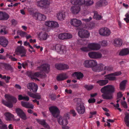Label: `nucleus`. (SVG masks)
<instances>
[{
    "mask_svg": "<svg viewBox=\"0 0 129 129\" xmlns=\"http://www.w3.org/2000/svg\"><path fill=\"white\" fill-rule=\"evenodd\" d=\"M101 91L104 94H102L103 98L106 100H110L112 98L113 86L107 85L102 88Z\"/></svg>",
    "mask_w": 129,
    "mask_h": 129,
    "instance_id": "1",
    "label": "nucleus"
},
{
    "mask_svg": "<svg viewBox=\"0 0 129 129\" xmlns=\"http://www.w3.org/2000/svg\"><path fill=\"white\" fill-rule=\"evenodd\" d=\"M5 97L7 98V100L8 101L6 102L3 100L2 103L4 105L9 108H12L13 106L12 102L14 103H16L17 101L16 98L11 95L6 94L5 95Z\"/></svg>",
    "mask_w": 129,
    "mask_h": 129,
    "instance_id": "2",
    "label": "nucleus"
},
{
    "mask_svg": "<svg viewBox=\"0 0 129 129\" xmlns=\"http://www.w3.org/2000/svg\"><path fill=\"white\" fill-rule=\"evenodd\" d=\"M49 110L54 117L57 118L59 116L60 111L57 107L55 106L51 107L49 108Z\"/></svg>",
    "mask_w": 129,
    "mask_h": 129,
    "instance_id": "3",
    "label": "nucleus"
},
{
    "mask_svg": "<svg viewBox=\"0 0 129 129\" xmlns=\"http://www.w3.org/2000/svg\"><path fill=\"white\" fill-rule=\"evenodd\" d=\"M88 55L92 59H100L102 57V54L99 52H90L88 53Z\"/></svg>",
    "mask_w": 129,
    "mask_h": 129,
    "instance_id": "4",
    "label": "nucleus"
},
{
    "mask_svg": "<svg viewBox=\"0 0 129 129\" xmlns=\"http://www.w3.org/2000/svg\"><path fill=\"white\" fill-rule=\"evenodd\" d=\"M100 34L103 36H109L111 34V31L109 28L106 27L101 28L99 30Z\"/></svg>",
    "mask_w": 129,
    "mask_h": 129,
    "instance_id": "5",
    "label": "nucleus"
},
{
    "mask_svg": "<svg viewBox=\"0 0 129 129\" xmlns=\"http://www.w3.org/2000/svg\"><path fill=\"white\" fill-rule=\"evenodd\" d=\"M15 53L18 55L19 54H18V53H19L21 57L26 56V51L23 47L20 46L18 47Z\"/></svg>",
    "mask_w": 129,
    "mask_h": 129,
    "instance_id": "6",
    "label": "nucleus"
},
{
    "mask_svg": "<svg viewBox=\"0 0 129 129\" xmlns=\"http://www.w3.org/2000/svg\"><path fill=\"white\" fill-rule=\"evenodd\" d=\"M78 35L81 38H87L89 37L90 33L87 30L82 29L79 31Z\"/></svg>",
    "mask_w": 129,
    "mask_h": 129,
    "instance_id": "7",
    "label": "nucleus"
},
{
    "mask_svg": "<svg viewBox=\"0 0 129 129\" xmlns=\"http://www.w3.org/2000/svg\"><path fill=\"white\" fill-rule=\"evenodd\" d=\"M39 70L48 73L50 71V65L48 64L44 63L38 67Z\"/></svg>",
    "mask_w": 129,
    "mask_h": 129,
    "instance_id": "8",
    "label": "nucleus"
},
{
    "mask_svg": "<svg viewBox=\"0 0 129 129\" xmlns=\"http://www.w3.org/2000/svg\"><path fill=\"white\" fill-rule=\"evenodd\" d=\"M55 66L57 69L59 70H66L69 69V68L67 64L61 63L55 64Z\"/></svg>",
    "mask_w": 129,
    "mask_h": 129,
    "instance_id": "9",
    "label": "nucleus"
},
{
    "mask_svg": "<svg viewBox=\"0 0 129 129\" xmlns=\"http://www.w3.org/2000/svg\"><path fill=\"white\" fill-rule=\"evenodd\" d=\"M16 112L17 115L22 119L24 120L27 119V116L25 114L21 109L19 108L16 109Z\"/></svg>",
    "mask_w": 129,
    "mask_h": 129,
    "instance_id": "10",
    "label": "nucleus"
},
{
    "mask_svg": "<svg viewBox=\"0 0 129 129\" xmlns=\"http://www.w3.org/2000/svg\"><path fill=\"white\" fill-rule=\"evenodd\" d=\"M88 47L89 48L90 50L96 51L99 50L101 48L99 44L94 43L89 44Z\"/></svg>",
    "mask_w": 129,
    "mask_h": 129,
    "instance_id": "11",
    "label": "nucleus"
},
{
    "mask_svg": "<svg viewBox=\"0 0 129 129\" xmlns=\"http://www.w3.org/2000/svg\"><path fill=\"white\" fill-rule=\"evenodd\" d=\"M27 88L30 90V91L35 92H36L38 89L37 85L33 83H30L27 85Z\"/></svg>",
    "mask_w": 129,
    "mask_h": 129,
    "instance_id": "12",
    "label": "nucleus"
},
{
    "mask_svg": "<svg viewBox=\"0 0 129 129\" xmlns=\"http://www.w3.org/2000/svg\"><path fill=\"white\" fill-rule=\"evenodd\" d=\"M50 4V2L48 0L41 1L37 2L38 6L44 8L47 7Z\"/></svg>",
    "mask_w": 129,
    "mask_h": 129,
    "instance_id": "13",
    "label": "nucleus"
},
{
    "mask_svg": "<svg viewBox=\"0 0 129 129\" xmlns=\"http://www.w3.org/2000/svg\"><path fill=\"white\" fill-rule=\"evenodd\" d=\"M104 65L102 63L97 64L96 66L92 67V69L94 72H99L104 70Z\"/></svg>",
    "mask_w": 129,
    "mask_h": 129,
    "instance_id": "14",
    "label": "nucleus"
},
{
    "mask_svg": "<svg viewBox=\"0 0 129 129\" xmlns=\"http://www.w3.org/2000/svg\"><path fill=\"white\" fill-rule=\"evenodd\" d=\"M72 37V36L71 34L66 33L60 34L58 36L59 38L62 40L69 39Z\"/></svg>",
    "mask_w": 129,
    "mask_h": 129,
    "instance_id": "15",
    "label": "nucleus"
},
{
    "mask_svg": "<svg viewBox=\"0 0 129 129\" xmlns=\"http://www.w3.org/2000/svg\"><path fill=\"white\" fill-rule=\"evenodd\" d=\"M45 24L46 26L50 27H55L59 26V25L57 22L52 21H47L45 22Z\"/></svg>",
    "mask_w": 129,
    "mask_h": 129,
    "instance_id": "16",
    "label": "nucleus"
},
{
    "mask_svg": "<svg viewBox=\"0 0 129 129\" xmlns=\"http://www.w3.org/2000/svg\"><path fill=\"white\" fill-rule=\"evenodd\" d=\"M76 110L77 112L80 114H82L85 112V108L83 105L80 104L77 106Z\"/></svg>",
    "mask_w": 129,
    "mask_h": 129,
    "instance_id": "17",
    "label": "nucleus"
},
{
    "mask_svg": "<svg viewBox=\"0 0 129 129\" xmlns=\"http://www.w3.org/2000/svg\"><path fill=\"white\" fill-rule=\"evenodd\" d=\"M108 2L105 0H100L96 2L95 4V7L96 8L100 7L102 6L107 5Z\"/></svg>",
    "mask_w": 129,
    "mask_h": 129,
    "instance_id": "18",
    "label": "nucleus"
},
{
    "mask_svg": "<svg viewBox=\"0 0 129 129\" xmlns=\"http://www.w3.org/2000/svg\"><path fill=\"white\" fill-rule=\"evenodd\" d=\"M9 43L8 40L4 37H0V45L3 47H6Z\"/></svg>",
    "mask_w": 129,
    "mask_h": 129,
    "instance_id": "19",
    "label": "nucleus"
},
{
    "mask_svg": "<svg viewBox=\"0 0 129 129\" xmlns=\"http://www.w3.org/2000/svg\"><path fill=\"white\" fill-rule=\"evenodd\" d=\"M71 25L74 26L78 27L80 26L81 24V21L76 19H73L71 20L70 22Z\"/></svg>",
    "mask_w": 129,
    "mask_h": 129,
    "instance_id": "20",
    "label": "nucleus"
},
{
    "mask_svg": "<svg viewBox=\"0 0 129 129\" xmlns=\"http://www.w3.org/2000/svg\"><path fill=\"white\" fill-rule=\"evenodd\" d=\"M68 77L67 74L65 73H62L58 75L56 77L57 81H60L64 80Z\"/></svg>",
    "mask_w": 129,
    "mask_h": 129,
    "instance_id": "21",
    "label": "nucleus"
},
{
    "mask_svg": "<svg viewBox=\"0 0 129 129\" xmlns=\"http://www.w3.org/2000/svg\"><path fill=\"white\" fill-rule=\"evenodd\" d=\"M80 10V8L79 6H72L70 9L71 12L74 14H78Z\"/></svg>",
    "mask_w": 129,
    "mask_h": 129,
    "instance_id": "22",
    "label": "nucleus"
},
{
    "mask_svg": "<svg viewBox=\"0 0 129 129\" xmlns=\"http://www.w3.org/2000/svg\"><path fill=\"white\" fill-rule=\"evenodd\" d=\"M57 120L60 125L63 126H66L68 123V121L66 118H62L61 116L59 117Z\"/></svg>",
    "mask_w": 129,
    "mask_h": 129,
    "instance_id": "23",
    "label": "nucleus"
},
{
    "mask_svg": "<svg viewBox=\"0 0 129 129\" xmlns=\"http://www.w3.org/2000/svg\"><path fill=\"white\" fill-rule=\"evenodd\" d=\"M64 48L63 46L59 44L56 45L55 47V50L60 54L63 53Z\"/></svg>",
    "mask_w": 129,
    "mask_h": 129,
    "instance_id": "24",
    "label": "nucleus"
},
{
    "mask_svg": "<svg viewBox=\"0 0 129 129\" xmlns=\"http://www.w3.org/2000/svg\"><path fill=\"white\" fill-rule=\"evenodd\" d=\"M9 17V15L6 13L0 11V20H7Z\"/></svg>",
    "mask_w": 129,
    "mask_h": 129,
    "instance_id": "25",
    "label": "nucleus"
},
{
    "mask_svg": "<svg viewBox=\"0 0 129 129\" xmlns=\"http://www.w3.org/2000/svg\"><path fill=\"white\" fill-rule=\"evenodd\" d=\"M71 3L74 5H81L84 4L85 0H71Z\"/></svg>",
    "mask_w": 129,
    "mask_h": 129,
    "instance_id": "26",
    "label": "nucleus"
},
{
    "mask_svg": "<svg viewBox=\"0 0 129 129\" xmlns=\"http://www.w3.org/2000/svg\"><path fill=\"white\" fill-rule=\"evenodd\" d=\"M35 15L36 17V19L40 21L44 20L46 19L45 16L40 13H36Z\"/></svg>",
    "mask_w": 129,
    "mask_h": 129,
    "instance_id": "27",
    "label": "nucleus"
},
{
    "mask_svg": "<svg viewBox=\"0 0 129 129\" xmlns=\"http://www.w3.org/2000/svg\"><path fill=\"white\" fill-rule=\"evenodd\" d=\"M129 54V48H125L122 49L120 52L119 55L123 56Z\"/></svg>",
    "mask_w": 129,
    "mask_h": 129,
    "instance_id": "28",
    "label": "nucleus"
},
{
    "mask_svg": "<svg viewBox=\"0 0 129 129\" xmlns=\"http://www.w3.org/2000/svg\"><path fill=\"white\" fill-rule=\"evenodd\" d=\"M108 79H105L100 80L96 81V83L98 84L100 86H103L106 85L108 82Z\"/></svg>",
    "mask_w": 129,
    "mask_h": 129,
    "instance_id": "29",
    "label": "nucleus"
},
{
    "mask_svg": "<svg viewBox=\"0 0 129 129\" xmlns=\"http://www.w3.org/2000/svg\"><path fill=\"white\" fill-rule=\"evenodd\" d=\"M127 82V80H125L122 81L120 82V88L121 90L124 91L125 90V88L126 84Z\"/></svg>",
    "mask_w": 129,
    "mask_h": 129,
    "instance_id": "30",
    "label": "nucleus"
},
{
    "mask_svg": "<svg viewBox=\"0 0 129 129\" xmlns=\"http://www.w3.org/2000/svg\"><path fill=\"white\" fill-rule=\"evenodd\" d=\"M72 75L74 77H76L77 79L80 80L82 79L84 76L83 74L81 72H75L72 74Z\"/></svg>",
    "mask_w": 129,
    "mask_h": 129,
    "instance_id": "31",
    "label": "nucleus"
},
{
    "mask_svg": "<svg viewBox=\"0 0 129 129\" xmlns=\"http://www.w3.org/2000/svg\"><path fill=\"white\" fill-rule=\"evenodd\" d=\"M113 45L116 47H120L122 45V41L120 39H115L113 42Z\"/></svg>",
    "mask_w": 129,
    "mask_h": 129,
    "instance_id": "32",
    "label": "nucleus"
},
{
    "mask_svg": "<svg viewBox=\"0 0 129 129\" xmlns=\"http://www.w3.org/2000/svg\"><path fill=\"white\" fill-rule=\"evenodd\" d=\"M45 74H43L41 73L40 72H37L35 73H34L33 78H35L41 77L42 78L43 77L45 76Z\"/></svg>",
    "mask_w": 129,
    "mask_h": 129,
    "instance_id": "33",
    "label": "nucleus"
},
{
    "mask_svg": "<svg viewBox=\"0 0 129 129\" xmlns=\"http://www.w3.org/2000/svg\"><path fill=\"white\" fill-rule=\"evenodd\" d=\"M57 17L58 19L60 20H63L65 17L64 13L62 12H59L57 14Z\"/></svg>",
    "mask_w": 129,
    "mask_h": 129,
    "instance_id": "34",
    "label": "nucleus"
},
{
    "mask_svg": "<svg viewBox=\"0 0 129 129\" xmlns=\"http://www.w3.org/2000/svg\"><path fill=\"white\" fill-rule=\"evenodd\" d=\"M93 13L94 14L93 18L95 19L99 20L102 18V17L98 14V12L97 11H93Z\"/></svg>",
    "mask_w": 129,
    "mask_h": 129,
    "instance_id": "35",
    "label": "nucleus"
},
{
    "mask_svg": "<svg viewBox=\"0 0 129 129\" xmlns=\"http://www.w3.org/2000/svg\"><path fill=\"white\" fill-rule=\"evenodd\" d=\"M39 37L41 40H45L49 37V36L47 34L45 33L44 34H40L39 35Z\"/></svg>",
    "mask_w": 129,
    "mask_h": 129,
    "instance_id": "36",
    "label": "nucleus"
},
{
    "mask_svg": "<svg viewBox=\"0 0 129 129\" xmlns=\"http://www.w3.org/2000/svg\"><path fill=\"white\" fill-rule=\"evenodd\" d=\"M5 115L6 117L7 120H10L13 118L14 116L9 113H7L5 114Z\"/></svg>",
    "mask_w": 129,
    "mask_h": 129,
    "instance_id": "37",
    "label": "nucleus"
},
{
    "mask_svg": "<svg viewBox=\"0 0 129 129\" xmlns=\"http://www.w3.org/2000/svg\"><path fill=\"white\" fill-rule=\"evenodd\" d=\"M7 27L5 26H1L0 27V33L2 34H6L7 32L6 30Z\"/></svg>",
    "mask_w": 129,
    "mask_h": 129,
    "instance_id": "38",
    "label": "nucleus"
},
{
    "mask_svg": "<svg viewBox=\"0 0 129 129\" xmlns=\"http://www.w3.org/2000/svg\"><path fill=\"white\" fill-rule=\"evenodd\" d=\"M7 125L4 124L0 119V129H8Z\"/></svg>",
    "mask_w": 129,
    "mask_h": 129,
    "instance_id": "39",
    "label": "nucleus"
},
{
    "mask_svg": "<svg viewBox=\"0 0 129 129\" xmlns=\"http://www.w3.org/2000/svg\"><path fill=\"white\" fill-rule=\"evenodd\" d=\"M124 121L126 125L129 126V114H125V116L124 119Z\"/></svg>",
    "mask_w": 129,
    "mask_h": 129,
    "instance_id": "40",
    "label": "nucleus"
},
{
    "mask_svg": "<svg viewBox=\"0 0 129 129\" xmlns=\"http://www.w3.org/2000/svg\"><path fill=\"white\" fill-rule=\"evenodd\" d=\"M97 63L95 60H90V67H93L97 66Z\"/></svg>",
    "mask_w": 129,
    "mask_h": 129,
    "instance_id": "41",
    "label": "nucleus"
},
{
    "mask_svg": "<svg viewBox=\"0 0 129 129\" xmlns=\"http://www.w3.org/2000/svg\"><path fill=\"white\" fill-rule=\"evenodd\" d=\"M106 79H108L110 80H113V73L105 75Z\"/></svg>",
    "mask_w": 129,
    "mask_h": 129,
    "instance_id": "42",
    "label": "nucleus"
},
{
    "mask_svg": "<svg viewBox=\"0 0 129 129\" xmlns=\"http://www.w3.org/2000/svg\"><path fill=\"white\" fill-rule=\"evenodd\" d=\"M85 67L87 68L90 67V60H87L85 61L83 63Z\"/></svg>",
    "mask_w": 129,
    "mask_h": 129,
    "instance_id": "43",
    "label": "nucleus"
},
{
    "mask_svg": "<svg viewBox=\"0 0 129 129\" xmlns=\"http://www.w3.org/2000/svg\"><path fill=\"white\" fill-rule=\"evenodd\" d=\"M94 2L93 1L90 0L85 2L84 4H85V6H88L92 5L94 4Z\"/></svg>",
    "mask_w": 129,
    "mask_h": 129,
    "instance_id": "44",
    "label": "nucleus"
},
{
    "mask_svg": "<svg viewBox=\"0 0 129 129\" xmlns=\"http://www.w3.org/2000/svg\"><path fill=\"white\" fill-rule=\"evenodd\" d=\"M5 69L7 70H10L13 71V69L11 66L9 64H6L4 65Z\"/></svg>",
    "mask_w": 129,
    "mask_h": 129,
    "instance_id": "45",
    "label": "nucleus"
},
{
    "mask_svg": "<svg viewBox=\"0 0 129 129\" xmlns=\"http://www.w3.org/2000/svg\"><path fill=\"white\" fill-rule=\"evenodd\" d=\"M17 34L20 35L21 37H24L27 34V33L22 31H18L17 32Z\"/></svg>",
    "mask_w": 129,
    "mask_h": 129,
    "instance_id": "46",
    "label": "nucleus"
},
{
    "mask_svg": "<svg viewBox=\"0 0 129 129\" xmlns=\"http://www.w3.org/2000/svg\"><path fill=\"white\" fill-rule=\"evenodd\" d=\"M26 73L28 76L30 77L32 79H33L34 73L31 71H28Z\"/></svg>",
    "mask_w": 129,
    "mask_h": 129,
    "instance_id": "47",
    "label": "nucleus"
},
{
    "mask_svg": "<svg viewBox=\"0 0 129 129\" xmlns=\"http://www.w3.org/2000/svg\"><path fill=\"white\" fill-rule=\"evenodd\" d=\"M28 62H29V60H27L24 61L22 64L21 65L23 68H25V67L27 66L28 64Z\"/></svg>",
    "mask_w": 129,
    "mask_h": 129,
    "instance_id": "48",
    "label": "nucleus"
},
{
    "mask_svg": "<svg viewBox=\"0 0 129 129\" xmlns=\"http://www.w3.org/2000/svg\"><path fill=\"white\" fill-rule=\"evenodd\" d=\"M37 121L39 124H41L43 126L45 124L46 122L44 120H41L38 119Z\"/></svg>",
    "mask_w": 129,
    "mask_h": 129,
    "instance_id": "49",
    "label": "nucleus"
},
{
    "mask_svg": "<svg viewBox=\"0 0 129 129\" xmlns=\"http://www.w3.org/2000/svg\"><path fill=\"white\" fill-rule=\"evenodd\" d=\"M101 45L104 46H106L107 45V41L106 40H103L100 42Z\"/></svg>",
    "mask_w": 129,
    "mask_h": 129,
    "instance_id": "50",
    "label": "nucleus"
},
{
    "mask_svg": "<svg viewBox=\"0 0 129 129\" xmlns=\"http://www.w3.org/2000/svg\"><path fill=\"white\" fill-rule=\"evenodd\" d=\"M80 49L82 51L84 52H87L90 50L88 46L87 47H84L81 48Z\"/></svg>",
    "mask_w": 129,
    "mask_h": 129,
    "instance_id": "51",
    "label": "nucleus"
},
{
    "mask_svg": "<svg viewBox=\"0 0 129 129\" xmlns=\"http://www.w3.org/2000/svg\"><path fill=\"white\" fill-rule=\"evenodd\" d=\"M34 107V106L32 104H30L29 102H28L26 108H30L33 109Z\"/></svg>",
    "mask_w": 129,
    "mask_h": 129,
    "instance_id": "52",
    "label": "nucleus"
},
{
    "mask_svg": "<svg viewBox=\"0 0 129 129\" xmlns=\"http://www.w3.org/2000/svg\"><path fill=\"white\" fill-rule=\"evenodd\" d=\"M28 103V102L22 101L21 102V104L22 106L26 108Z\"/></svg>",
    "mask_w": 129,
    "mask_h": 129,
    "instance_id": "53",
    "label": "nucleus"
},
{
    "mask_svg": "<svg viewBox=\"0 0 129 129\" xmlns=\"http://www.w3.org/2000/svg\"><path fill=\"white\" fill-rule=\"evenodd\" d=\"M41 96L38 93L35 94L34 98L39 100L41 99Z\"/></svg>",
    "mask_w": 129,
    "mask_h": 129,
    "instance_id": "54",
    "label": "nucleus"
},
{
    "mask_svg": "<svg viewBox=\"0 0 129 129\" xmlns=\"http://www.w3.org/2000/svg\"><path fill=\"white\" fill-rule=\"evenodd\" d=\"M49 97L52 100H54L56 99V96L54 94H51L49 95Z\"/></svg>",
    "mask_w": 129,
    "mask_h": 129,
    "instance_id": "55",
    "label": "nucleus"
},
{
    "mask_svg": "<svg viewBox=\"0 0 129 129\" xmlns=\"http://www.w3.org/2000/svg\"><path fill=\"white\" fill-rule=\"evenodd\" d=\"M84 87L86 89L88 90H91L93 87L92 86H89L87 85H85Z\"/></svg>",
    "mask_w": 129,
    "mask_h": 129,
    "instance_id": "56",
    "label": "nucleus"
},
{
    "mask_svg": "<svg viewBox=\"0 0 129 129\" xmlns=\"http://www.w3.org/2000/svg\"><path fill=\"white\" fill-rule=\"evenodd\" d=\"M121 104L122 106L125 108H127V105L125 101L122 102Z\"/></svg>",
    "mask_w": 129,
    "mask_h": 129,
    "instance_id": "57",
    "label": "nucleus"
},
{
    "mask_svg": "<svg viewBox=\"0 0 129 129\" xmlns=\"http://www.w3.org/2000/svg\"><path fill=\"white\" fill-rule=\"evenodd\" d=\"M27 94L30 96L34 98L35 94H34L28 91L27 92Z\"/></svg>",
    "mask_w": 129,
    "mask_h": 129,
    "instance_id": "58",
    "label": "nucleus"
},
{
    "mask_svg": "<svg viewBox=\"0 0 129 129\" xmlns=\"http://www.w3.org/2000/svg\"><path fill=\"white\" fill-rule=\"evenodd\" d=\"M88 102L89 103H94L95 101V100L94 99H91L88 100Z\"/></svg>",
    "mask_w": 129,
    "mask_h": 129,
    "instance_id": "59",
    "label": "nucleus"
},
{
    "mask_svg": "<svg viewBox=\"0 0 129 129\" xmlns=\"http://www.w3.org/2000/svg\"><path fill=\"white\" fill-rule=\"evenodd\" d=\"M111 70V68L108 67L104 66V70H107L108 71H110Z\"/></svg>",
    "mask_w": 129,
    "mask_h": 129,
    "instance_id": "60",
    "label": "nucleus"
},
{
    "mask_svg": "<svg viewBox=\"0 0 129 129\" xmlns=\"http://www.w3.org/2000/svg\"><path fill=\"white\" fill-rule=\"evenodd\" d=\"M121 74L120 71L116 72L113 73V76H118L121 75Z\"/></svg>",
    "mask_w": 129,
    "mask_h": 129,
    "instance_id": "61",
    "label": "nucleus"
},
{
    "mask_svg": "<svg viewBox=\"0 0 129 129\" xmlns=\"http://www.w3.org/2000/svg\"><path fill=\"white\" fill-rule=\"evenodd\" d=\"M122 96L123 95L122 94V93L121 92H119L117 94V97L118 98H121Z\"/></svg>",
    "mask_w": 129,
    "mask_h": 129,
    "instance_id": "62",
    "label": "nucleus"
},
{
    "mask_svg": "<svg viewBox=\"0 0 129 129\" xmlns=\"http://www.w3.org/2000/svg\"><path fill=\"white\" fill-rule=\"evenodd\" d=\"M12 24L14 25H16L17 23V21L15 19H13L11 20Z\"/></svg>",
    "mask_w": 129,
    "mask_h": 129,
    "instance_id": "63",
    "label": "nucleus"
},
{
    "mask_svg": "<svg viewBox=\"0 0 129 129\" xmlns=\"http://www.w3.org/2000/svg\"><path fill=\"white\" fill-rule=\"evenodd\" d=\"M114 106L117 109L119 110L120 112L121 111V109L119 108V104L117 103L116 105H114Z\"/></svg>",
    "mask_w": 129,
    "mask_h": 129,
    "instance_id": "64",
    "label": "nucleus"
}]
</instances>
